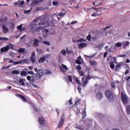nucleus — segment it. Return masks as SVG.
I'll use <instances>...</instances> for the list:
<instances>
[{
  "instance_id": "obj_1",
  "label": "nucleus",
  "mask_w": 130,
  "mask_h": 130,
  "mask_svg": "<svg viewBox=\"0 0 130 130\" xmlns=\"http://www.w3.org/2000/svg\"><path fill=\"white\" fill-rule=\"evenodd\" d=\"M35 71L37 73L36 74V80H39L42 79V77L45 75L44 70L43 69L38 70V68H34Z\"/></svg>"
},
{
  "instance_id": "obj_2",
  "label": "nucleus",
  "mask_w": 130,
  "mask_h": 130,
  "mask_svg": "<svg viewBox=\"0 0 130 130\" xmlns=\"http://www.w3.org/2000/svg\"><path fill=\"white\" fill-rule=\"evenodd\" d=\"M107 62L108 63H110V68H111V69H114L115 66L114 63H115V62H116V57H112V56H110L107 59Z\"/></svg>"
},
{
  "instance_id": "obj_3",
  "label": "nucleus",
  "mask_w": 130,
  "mask_h": 130,
  "mask_svg": "<svg viewBox=\"0 0 130 130\" xmlns=\"http://www.w3.org/2000/svg\"><path fill=\"white\" fill-rule=\"evenodd\" d=\"M105 95L106 98L110 102H112L114 100V96H113V93L109 90L105 91Z\"/></svg>"
},
{
  "instance_id": "obj_4",
  "label": "nucleus",
  "mask_w": 130,
  "mask_h": 130,
  "mask_svg": "<svg viewBox=\"0 0 130 130\" xmlns=\"http://www.w3.org/2000/svg\"><path fill=\"white\" fill-rule=\"evenodd\" d=\"M44 27L45 26H41L39 27H37L36 25H35V26L32 27V30H34L35 31H43V30H44Z\"/></svg>"
},
{
  "instance_id": "obj_5",
  "label": "nucleus",
  "mask_w": 130,
  "mask_h": 130,
  "mask_svg": "<svg viewBox=\"0 0 130 130\" xmlns=\"http://www.w3.org/2000/svg\"><path fill=\"white\" fill-rule=\"evenodd\" d=\"M38 122L41 125H45L46 124V122H45V119L43 117H39Z\"/></svg>"
},
{
  "instance_id": "obj_6",
  "label": "nucleus",
  "mask_w": 130,
  "mask_h": 130,
  "mask_svg": "<svg viewBox=\"0 0 130 130\" xmlns=\"http://www.w3.org/2000/svg\"><path fill=\"white\" fill-rule=\"evenodd\" d=\"M63 123H64V116H61L60 120L59 121L58 124V127L60 128L62 126Z\"/></svg>"
},
{
  "instance_id": "obj_7",
  "label": "nucleus",
  "mask_w": 130,
  "mask_h": 130,
  "mask_svg": "<svg viewBox=\"0 0 130 130\" xmlns=\"http://www.w3.org/2000/svg\"><path fill=\"white\" fill-rule=\"evenodd\" d=\"M26 79L27 81H29L30 84H33V83H35V77H34V76H30L29 75L26 77Z\"/></svg>"
},
{
  "instance_id": "obj_8",
  "label": "nucleus",
  "mask_w": 130,
  "mask_h": 130,
  "mask_svg": "<svg viewBox=\"0 0 130 130\" xmlns=\"http://www.w3.org/2000/svg\"><path fill=\"white\" fill-rule=\"evenodd\" d=\"M121 99L123 103L124 104H126V103H127V98H126V95L125 94L122 93L121 95Z\"/></svg>"
},
{
  "instance_id": "obj_9",
  "label": "nucleus",
  "mask_w": 130,
  "mask_h": 130,
  "mask_svg": "<svg viewBox=\"0 0 130 130\" xmlns=\"http://www.w3.org/2000/svg\"><path fill=\"white\" fill-rule=\"evenodd\" d=\"M17 97H18V98H20V99H21L23 101V102H27V99L26 98V97H25V96L19 94H17Z\"/></svg>"
},
{
  "instance_id": "obj_10",
  "label": "nucleus",
  "mask_w": 130,
  "mask_h": 130,
  "mask_svg": "<svg viewBox=\"0 0 130 130\" xmlns=\"http://www.w3.org/2000/svg\"><path fill=\"white\" fill-rule=\"evenodd\" d=\"M10 49V46L7 45L6 47H4L1 49V52H7Z\"/></svg>"
},
{
  "instance_id": "obj_11",
  "label": "nucleus",
  "mask_w": 130,
  "mask_h": 130,
  "mask_svg": "<svg viewBox=\"0 0 130 130\" xmlns=\"http://www.w3.org/2000/svg\"><path fill=\"white\" fill-rule=\"evenodd\" d=\"M89 63L91 66V67H93L94 69H95L96 67H97V62L95 60H90Z\"/></svg>"
},
{
  "instance_id": "obj_12",
  "label": "nucleus",
  "mask_w": 130,
  "mask_h": 130,
  "mask_svg": "<svg viewBox=\"0 0 130 130\" xmlns=\"http://www.w3.org/2000/svg\"><path fill=\"white\" fill-rule=\"evenodd\" d=\"M93 5H94L95 7H98L99 6H101V5H102V3H100L98 1H93Z\"/></svg>"
},
{
  "instance_id": "obj_13",
  "label": "nucleus",
  "mask_w": 130,
  "mask_h": 130,
  "mask_svg": "<svg viewBox=\"0 0 130 130\" xmlns=\"http://www.w3.org/2000/svg\"><path fill=\"white\" fill-rule=\"evenodd\" d=\"M96 96L98 99H102V98H103V95L102 94V92H99L96 94Z\"/></svg>"
},
{
  "instance_id": "obj_14",
  "label": "nucleus",
  "mask_w": 130,
  "mask_h": 130,
  "mask_svg": "<svg viewBox=\"0 0 130 130\" xmlns=\"http://www.w3.org/2000/svg\"><path fill=\"white\" fill-rule=\"evenodd\" d=\"M3 32L5 33V34H6V33H8V31H9V28H8V27L5 25H3Z\"/></svg>"
},
{
  "instance_id": "obj_15",
  "label": "nucleus",
  "mask_w": 130,
  "mask_h": 130,
  "mask_svg": "<svg viewBox=\"0 0 130 130\" xmlns=\"http://www.w3.org/2000/svg\"><path fill=\"white\" fill-rule=\"evenodd\" d=\"M34 45L36 47L39 45V41L38 39H35L34 41Z\"/></svg>"
},
{
  "instance_id": "obj_16",
  "label": "nucleus",
  "mask_w": 130,
  "mask_h": 130,
  "mask_svg": "<svg viewBox=\"0 0 130 130\" xmlns=\"http://www.w3.org/2000/svg\"><path fill=\"white\" fill-rule=\"evenodd\" d=\"M24 81H25L24 79H20L19 81L21 86H25V83L24 82Z\"/></svg>"
},
{
  "instance_id": "obj_17",
  "label": "nucleus",
  "mask_w": 130,
  "mask_h": 130,
  "mask_svg": "<svg viewBox=\"0 0 130 130\" xmlns=\"http://www.w3.org/2000/svg\"><path fill=\"white\" fill-rule=\"evenodd\" d=\"M122 62H120L116 66V70H117L118 69H121V66H122Z\"/></svg>"
},
{
  "instance_id": "obj_18",
  "label": "nucleus",
  "mask_w": 130,
  "mask_h": 130,
  "mask_svg": "<svg viewBox=\"0 0 130 130\" xmlns=\"http://www.w3.org/2000/svg\"><path fill=\"white\" fill-rule=\"evenodd\" d=\"M17 28L18 29V30H19L20 32H22V31H24V30H25V28H22V24H20V25L18 26L17 27Z\"/></svg>"
},
{
  "instance_id": "obj_19",
  "label": "nucleus",
  "mask_w": 130,
  "mask_h": 130,
  "mask_svg": "<svg viewBox=\"0 0 130 130\" xmlns=\"http://www.w3.org/2000/svg\"><path fill=\"white\" fill-rule=\"evenodd\" d=\"M58 4H59V1H58V0H57L56 2L53 1L52 3V5L54 6H58Z\"/></svg>"
},
{
  "instance_id": "obj_20",
  "label": "nucleus",
  "mask_w": 130,
  "mask_h": 130,
  "mask_svg": "<svg viewBox=\"0 0 130 130\" xmlns=\"http://www.w3.org/2000/svg\"><path fill=\"white\" fill-rule=\"evenodd\" d=\"M126 110L127 114H130V105L126 107Z\"/></svg>"
},
{
  "instance_id": "obj_21",
  "label": "nucleus",
  "mask_w": 130,
  "mask_h": 130,
  "mask_svg": "<svg viewBox=\"0 0 130 130\" xmlns=\"http://www.w3.org/2000/svg\"><path fill=\"white\" fill-rule=\"evenodd\" d=\"M25 50H26V49L25 48H19L18 49V52H20V53H23V52H25Z\"/></svg>"
},
{
  "instance_id": "obj_22",
  "label": "nucleus",
  "mask_w": 130,
  "mask_h": 130,
  "mask_svg": "<svg viewBox=\"0 0 130 130\" xmlns=\"http://www.w3.org/2000/svg\"><path fill=\"white\" fill-rule=\"evenodd\" d=\"M44 61H45V57H43L39 60V62H44Z\"/></svg>"
},
{
  "instance_id": "obj_23",
  "label": "nucleus",
  "mask_w": 130,
  "mask_h": 130,
  "mask_svg": "<svg viewBox=\"0 0 130 130\" xmlns=\"http://www.w3.org/2000/svg\"><path fill=\"white\" fill-rule=\"evenodd\" d=\"M80 47H86L87 46V44H86L85 43H81L79 45Z\"/></svg>"
},
{
  "instance_id": "obj_24",
  "label": "nucleus",
  "mask_w": 130,
  "mask_h": 130,
  "mask_svg": "<svg viewBox=\"0 0 130 130\" xmlns=\"http://www.w3.org/2000/svg\"><path fill=\"white\" fill-rule=\"evenodd\" d=\"M51 74H52V72H51L50 71L48 70H45V75H51Z\"/></svg>"
},
{
  "instance_id": "obj_25",
  "label": "nucleus",
  "mask_w": 130,
  "mask_h": 130,
  "mask_svg": "<svg viewBox=\"0 0 130 130\" xmlns=\"http://www.w3.org/2000/svg\"><path fill=\"white\" fill-rule=\"evenodd\" d=\"M42 43H43V44H45L46 45H48V46H49L50 45L49 42H48L47 41H43L42 42Z\"/></svg>"
},
{
  "instance_id": "obj_26",
  "label": "nucleus",
  "mask_w": 130,
  "mask_h": 130,
  "mask_svg": "<svg viewBox=\"0 0 130 130\" xmlns=\"http://www.w3.org/2000/svg\"><path fill=\"white\" fill-rule=\"evenodd\" d=\"M65 15H66V13H63L62 12H60L58 14V16H59V17H61V18H62L63 17H64Z\"/></svg>"
},
{
  "instance_id": "obj_27",
  "label": "nucleus",
  "mask_w": 130,
  "mask_h": 130,
  "mask_svg": "<svg viewBox=\"0 0 130 130\" xmlns=\"http://www.w3.org/2000/svg\"><path fill=\"white\" fill-rule=\"evenodd\" d=\"M88 83V80L87 79H85L84 80V81L83 82V87H86V85H87V83Z\"/></svg>"
},
{
  "instance_id": "obj_28",
  "label": "nucleus",
  "mask_w": 130,
  "mask_h": 130,
  "mask_svg": "<svg viewBox=\"0 0 130 130\" xmlns=\"http://www.w3.org/2000/svg\"><path fill=\"white\" fill-rule=\"evenodd\" d=\"M21 76H24L25 77H26V76H27V72L22 71L21 72Z\"/></svg>"
},
{
  "instance_id": "obj_29",
  "label": "nucleus",
  "mask_w": 130,
  "mask_h": 130,
  "mask_svg": "<svg viewBox=\"0 0 130 130\" xmlns=\"http://www.w3.org/2000/svg\"><path fill=\"white\" fill-rule=\"evenodd\" d=\"M12 74H13V75H18L19 71H18V70H13L12 71Z\"/></svg>"
},
{
  "instance_id": "obj_30",
  "label": "nucleus",
  "mask_w": 130,
  "mask_h": 130,
  "mask_svg": "<svg viewBox=\"0 0 130 130\" xmlns=\"http://www.w3.org/2000/svg\"><path fill=\"white\" fill-rule=\"evenodd\" d=\"M14 64L15 65H17V64H19V63H22V60H19L18 61H14Z\"/></svg>"
},
{
  "instance_id": "obj_31",
  "label": "nucleus",
  "mask_w": 130,
  "mask_h": 130,
  "mask_svg": "<svg viewBox=\"0 0 130 130\" xmlns=\"http://www.w3.org/2000/svg\"><path fill=\"white\" fill-rule=\"evenodd\" d=\"M82 119H83L85 118V117H86V111H83L82 113Z\"/></svg>"
},
{
  "instance_id": "obj_32",
  "label": "nucleus",
  "mask_w": 130,
  "mask_h": 130,
  "mask_svg": "<svg viewBox=\"0 0 130 130\" xmlns=\"http://www.w3.org/2000/svg\"><path fill=\"white\" fill-rule=\"evenodd\" d=\"M30 61H31V62H35V60H36L35 57L30 56Z\"/></svg>"
},
{
  "instance_id": "obj_33",
  "label": "nucleus",
  "mask_w": 130,
  "mask_h": 130,
  "mask_svg": "<svg viewBox=\"0 0 130 130\" xmlns=\"http://www.w3.org/2000/svg\"><path fill=\"white\" fill-rule=\"evenodd\" d=\"M86 39L88 41H91V40L92 39V37H91V35H88L87 37H86Z\"/></svg>"
},
{
  "instance_id": "obj_34",
  "label": "nucleus",
  "mask_w": 130,
  "mask_h": 130,
  "mask_svg": "<svg viewBox=\"0 0 130 130\" xmlns=\"http://www.w3.org/2000/svg\"><path fill=\"white\" fill-rule=\"evenodd\" d=\"M37 2L38 1H35V2H32L31 3L32 7H35V6H36V5H37L38 4V3Z\"/></svg>"
},
{
  "instance_id": "obj_35",
  "label": "nucleus",
  "mask_w": 130,
  "mask_h": 130,
  "mask_svg": "<svg viewBox=\"0 0 130 130\" xmlns=\"http://www.w3.org/2000/svg\"><path fill=\"white\" fill-rule=\"evenodd\" d=\"M115 45H116V47H120V46H121V43L118 42L115 44Z\"/></svg>"
},
{
  "instance_id": "obj_36",
  "label": "nucleus",
  "mask_w": 130,
  "mask_h": 130,
  "mask_svg": "<svg viewBox=\"0 0 130 130\" xmlns=\"http://www.w3.org/2000/svg\"><path fill=\"white\" fill-rule=\"evenodd\" d=\"M31 10H32V8H30L28 10H24V14H29V13L31 12Z\"/></svg>"
},
{
  "instance_id": "obj_37",
  "label": "nucleus",
  "mask_w": 130,
  "mask_h": 130,
  "mask_svg": "<svg viewBox=\"0 0 130 130\" xmlns=\"http://www.w3.org/2000/svg\"><path fill=\"white\" fill-rule=\"evenodd\" d=\"M68 79L69 80L70 82H73V78L72 77V76L69 75L68 76Z\"/></svg>"
},
{
  "instance_id": "obj_38",
  "label": "nucleus",
  "mask_w": 130,
  "mask_h": 130,
  "mask_svg": "<svg viewBox=\"0 0 130 130\" xmlns=\"http://www.w3.org/2000/svg\"><path fill=\"white\" fill-rule=\"evenodd\" d=\"M78 104H80V100H78L77 101H75V106H78Z\"/></svg>"
},
{
  "instance_id": "obj_39",
  "label": "nucleus",
  "mask_w": 130,
  "mask_h": 130,
  "mask_svg": "<svg viewBox=\"0 0 130 130\" xmlns=\"http://www.w3.org/2000/svg\"><path fill=\"white\" fill-rule=\"evenodd\" d=\"M79 74L80 76H85V74H84V72L82 71H79Z\"/></svg>"
},
{
  "instance_id": "obj_40",
  "label": "nucleus",
  "mask_w": 130,
  "mask_h": 130,
  "mask_svg": "<svg viewBox=\"0 0 130 130\" xmlns=\"http://www.w3.org/2000/svg\"><path fill=\"white\" fill-rule=\"evenodd\" d=\"M129 45V42L127 41L124 44V47H126V46H128Z\"/></svg>"
},
{
  "instance_id": "obj_41",
  "label": "nucleus",
  "mask_w": 130,
  "mask_h": 130,
  "mask_svg": "<svg viewBox=\"0 0 130 130\" xmlns=\"http://www.w3.org/2000/svg\"><path fill=\"white\" fill-rule=\"evenodd\" d=\"M19 2V6H23V5H24V1H18Z\"/></svg>"
},
{
  "instance_id": "obj_42",
  "label": "nucleus",
  "mask_w": 130,
  "mask_h": 130,
  "mask_svg": "<svg viewBox=\"0 0 130 130\" xmlns=\"http://www.w3.org/2000/svg\"><path fill=\"white\" fill-rule=\"evenodd\" d=\"M75 62L77 63V64H81V63H82L80 60H76Z\"/></svg>"
},
{
  "instance_id": "obj_43",
  "label": "nucleus",
  "mask_w": 130,
  "mask_h": 130,
  "mask_svg": "<svg viewBox=\"0 0 130 130\" xmlns=\"http://www.w3.org/2000/svg\"><path fill=\"white\" fill-rule=\"evenodd\" d=\"M8 39H9L7 38H4V37L0 38V40L7 41V40H8Z\"/></svg>"
},
{
  "instance_id": "obj_44",
  "label": "nucleus",
  "mask_w": 130,
  "mask_h": 130,
  "mask_svg": "<svg viewBox=\"0 0 130 130\" xmlns=\"http://www.w3.org/2000/svg\"><path fill=\"white\" fill-rule=\"evenodd\" d=\"M61 53H62V54H63V55H66L67 54V52H66L65 50H61Z\"/></svg>"
},
{
  "instance_id": "obj_45",
  "label": "nucleus",
  "mask_w": 130,
  "mask_h": 130,
  "mask_svg": "<svg viewBox=\"0 0 130 130\" xmlns=\"http://www.w3.org/2000/svg\"><path fill=\"white\" fill-rule=\"evenodd\" d=\"M28 74L29 75H31L32 76H35V74L34 73V72H33V71H29Z\"/></svg>"
},
{
  "instance_id": "obj_46",
  "label": "nucleus",
  "mask_w": 130,
  "mask_h": 130,
  "mask_svg": "<svg viewBox=\"0 0 130 130\" xmlns=\"http://www.w3.org/2000/svg\"><path fill=\"white\" fill-rule=\"evenodd\" d=\"M56 111L57 113V115H59V113H60V110L58 109H56Z\"/></svg>"
},
{
  "instance_id": "obj_47",
  "label": "nucleus",
  "mask_w": 130,
  "mask_h": 130,
  "mask_svg": "<svg viewBox=\"0 0 130 130\" xmlns=\"http://www.w3.org/2000/svg\"><path fill=\"white\" fill-rule=\"evenodd\" d=\"M111 28L110 25H109L108 26H106L104 28V30L105 31L106 30H107V29H110Z\"/></svg>"
},
{
  "instance_id": "obj_48",
  "label": "nucleus",
  "mask_w": 130,
  "mask_h": 130,
  "mask_svg": "<svg viewBox=\"0 0 130 130\" xmlns=\"http://www.w3.org/2000/svg\"><path fill=\"white\" fill-rule=\"evenodd\" d=\"M62 68L64 69V70H68V67H67V66L62 64Z\"/></svg>"
},
{
  "instance_id": "obj_49",
  "label": "nucleus",
  "mask_w": 130,
  "mask_h": 130,
  "mask_svg": "<svg viewBox=\"0 0 130 130\" xmlns=\"http://www.w3.org/2000/svg\"><path fill=\"white\" fill-rule=\"evenodd\" d=\"M126 56V54H122V55H119V57H125Z\"/></svg>"
},
{
  "instance_id": "obj_50",
  "label": "nucleus",
  "mask_w": 130,
  "mask_h": 130,
  "mask_svg": "<svg viewBox=\"0 0 130 130\" xmlns=\"http://www.w3.org/2000/svg\"><path fill=\"white\" fill-rule=\"evenodd\" d=\"M32 108L34 109V110H35L36 112H38V109L36 106H35V107H34Z\"/></svg>"
},
{
  "instance_id": "obj_51",
  "label": "nucleus",
  "mask_w": 130,
  "mask_h": 130,
  "mask_svg": "<svg viewBox=\"0 0 130 130\" xmlns=\"http://www.w3.org/2000/svg\"><path fill=\"white\" fill-rule=\"evenodd\" d=\"M78 23L77 21H72L71 23V25H74V24H77Z\"/></svg>"
},
{
  "instance_id": "obj_52",
  "label": "nucleus",
  "mask_w": 130,
  "mask_h": 130,
  "mask_svg": "<svg viewBox=\"0 0 130 130\" xmlns=\"http://www.w3.org/2000/svg\"><path fill=\"white\" fill-rule=\"evenodd\" d=\"M77 90L79 91V92L81 93V90H82V88H81V87L80 86H78L77 87Z\"/></svg>"
},
{
  "instance_id": "obj_53",
  "label": "nucleus",
  "mask_w": 130,
  "mask_h": 130,
  "mask_svg": "<svg viewBox=\"0 0 130 130\" xmlns=\"http://www.w3.org/2000/svg\"><path fill=\"white\" fill-rule=\"evenodd\" d=\"M91 9H93V10H95L96 12H99V8H96L95 7H91Z\"/></svg>"
},
{
  "instance_id": "obj_54",
  "label": "nucleus",
  "mask_w": 130,
  "mask_h": 130,
  "mask_svg": "<svg viewBox=\"0 0 130 130\" xmlns=\"http://www.w3.org/2000/svg\"><path fill=\"white\" fill-rule=\"evenodd\" d=\"M76 83L77 85H81V81L79 80L76 81Z\"/></svg>"
},
{
  "instance_id": "obj_55",
  "label": "nucleus",
  "mask_w": 130,
  "mask_h": 130,
  "mask_svg": "<svg viewBox=\"0 0 130 130\" xmlns=\"http://www.w3.org/2000/svg\"><path fill=\"white\" fill-rule=\"evenodd\" d=\"M77 70H82V67L80 65H78L77 66Z\"/></svg>"
},
{
  "instance_id": "obj_56",
  "label": "nucleus",
  "mask_w": 130,
  "mask_h": 130,
  "mask_svg": "<svg viewBox=\"0 0 130 130\" xmlns=\"http://www.w3.org/2000/svg\"><path fill=\"white\" fill-rule=\"evenodd\" d=\"M37 50L38 52H39L40 53H42V52H43V51H42V50H41V49H37Z\"/></svg>"
},
{
  "instance_id": "obj_57",
  "label": "nucleus",
  "mask_w": 130,
  "mask_h": 130,
  "mask_svg": "<svg viewBox=\"0 0 130 130\" xmlns=\"http://www.w3.org/2000/svg\"><path fill=\"white\" fill-rule=\"evenodd\" d=\"M91 17H97V13H94L92 14H91Z\"/></svg>"
},
{
  "instance_id": "obj_58",
  "label": "nucleus",
  "mask_w": 130,
  "mask_h": 130,
  "mask_svg": "<svg viewBox=\"0 0 130 130\" xmlns=\"http://www.w3.org/2000/svg\"><path fill=\"white\" fill-rule=\"evenodd\" d=\"M75 128H77L78 129L83 130V129H82V127H81V126H76L75 127Z\"/></svg>"
},
{
  "instance_id": "obj_59",
  "label": "nucleus",
  "mask_w": 130,
  "mask_h": 130,
  "mask_svg": "<svg viewBox=\"0 0 130 130\" xmlns=\"http://www.w3.org/2000/svg\"><path fill=\"white\" fill-rule=\"evenodd\" d=\"M125 79H126V81H127V82H128V81H129L130 80V76L128 77H126Z\"/></svg>"
},
{
  "instance_id": "obj_60",
  "label": "nucleus",
  "mask_w": 130,
  "mask_h": 130,
  "mask_svg": "<svg viewBox=\"0 0 130 130\" xmlns=\"http://www.w3.org/2000/svg\"><path fill=\"white\" fill-rule=\"evenodd\" d=\"M111 87H112V88H113L114 89L115 88H116V86H115V85L114 84H113V83H112V84H111Z\"/></svg>"
},
{
  "instance_id": "obj_61",
  "label": "nucleus",
  "mask_w": 130,
  "mask_h": 130,
  "mask_svg": "<svg viewBox=\"0 0 130 130\" xmlns=\"http://www.w3.org/2000/svg\"><path fill=\"white\" fill-rule=\"evenodd\" d=\"M69 104L71 105L72 104H73V101H72V99H70L69 101Z\"/></svg>"
},
{
  "instance_id": "obj_62",
  "label": "nucleus",
  "mask_w": 130,
  "mask_h": 130,
  "mask_svg": "<svg viewBox=\"0 0 130 130\" xmlns=\"http://www.w3.org/2000/svg\"><path fill=\"white\" fill-rule=\"evenodd\" d=\"M128 73H129V70H126L125 72V75H127V74H128Z\"/></svg>"
},
{
  "instance_id": "obj_63",
  "label": "nucleus",
  "mask_w": 130,
  "mask_h": 130,
  "mask_svg": "<svg viewBox=\"0 0 130 130\" xmlns=\"http://www.w3.org/2000/svg\"><path fill=\"white\" fill-rule=\"evenodd\" d=\"M31 56H32V57H35V52H33L32 53V54H31Z\"/></svg>"
},
{
  "instance_id": "obj_64",
  "label": "nucleus",
  "mask_w": 130,
  "mask_h": 130,
  "mask_svg": "<svg viewBox=\"0 0 130 130\" xmlns=\"http://www.w3.org/2000/svg\"><path fill=\"white\" fill-rule=\"evenodd\" d=\"M13 5H15L16 6H19V1L17 2H15Z\"/></svg>"
}]
</instances>
